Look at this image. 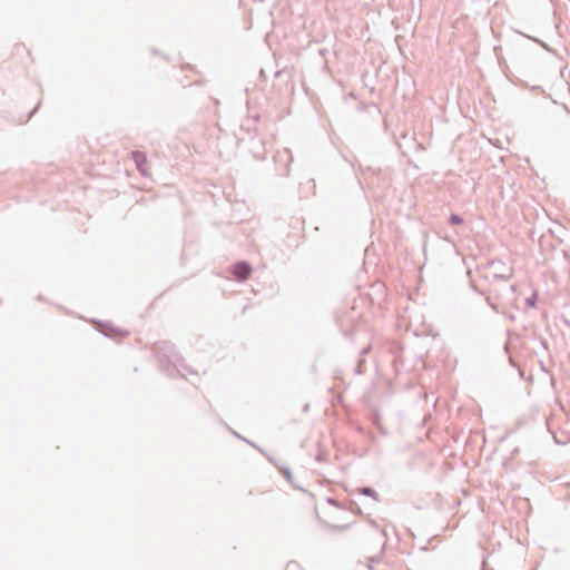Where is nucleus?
<instances>
[{
	"label": "nucleus",
	"instance_id": "24",
	"mask_svg": "<svg viewBox=\"0 0 570 570\" xmlns=\"http://www.w3.org/2000/svg\"><path fill=\"white\" fill-rule=\"evenodd\" d=\"M509 362H510L511 365L515 366V363H514V361H513V358L511 356L509 357Z\"/></svg>",
	"mask_w": 570,
	"mask_h": 570
},
{
	"label": "nucleus",
	"instance_id": "10",
	"mask_svg": "<svg viewBox=\"0 0 570 570\" xmlns=\"http://www.w3.org/2000/svg\"><path fill=\"white\" fill-rule=\"evenodd\" d=\"M538 302V291H533L532 295L525 299V304L530 308H534Z\"/></svg>",
	"mask_w": 570,
	"mask_h": 570
},
{
	"label": "nucleus",
	"instance_id": "28",
	"mask_svg": "<svg viewBox=\"0 0 570 570\" xmlns=\"http://www.w3.org/2000/svg\"><path fill=\"white\" fill-rule=\"evenodd\" d=\"M504 350H505V352H509V346H508V344H505V345H504Z\"/></svg>",
	"mask_w": 570,
	"mask_h": 570
},
{
	"label": "nucleus",
	"instance_id": "25",
	"mask_svg": "<svg viewBox=\"0 0 570 570\" xmlns=\"http://www.w3.org/2000/svg\"><path fill=\"white\" fill-rule=\"evenodd\" d=\"M247 130H248V131H249V130H256V128H255V127H252V126L248 124V126H247Z\"/></svg>",
	"mask_w": 570,
	"mask_h": 570
},
{
	"label": "nucleus",
	"instance_id": "8",
	"mask_svg": "<svg viewBox=\"0 0 570 570\" xmlns=\"http://www.w3.org/2000/svg\"><path fill=\"white\" fill-rule=\"evenodd\" d=\"M325 527L330 531H345L352 527V523H346L342 525L326 523Z\"/></svg>",
	"mask_w": 570,
	"mask_h": 570
},
{
	"label": "nucleus",
	"instance_id": "21",
	"mask_svg": "<svg viewBox=\"0 0 570 570\" xmlns=\"http://www.w3.org/2000/svg\"><path fill=\"white\" fill-rule=\"evenodd\" d=\"M259 118H261V115H258V114H256L255 116H253V120H254V121H258V120H259Z\"/></svg>",
	"mask_w": 570,
	"mask_h": 570
},
{
	"label": "nucleus",
	"instance_id": "22",
	"mask_svg": "<svg viewBox=\"0 0 570 570\" xmlns=\"http://www.w3.org/2000/svg\"><path fill=\"white\" fill-rule=\"evenodd\" d=\"M37 109H38V105L32 109V111L30 112L29 117L33 116L35 112L37 111Z\"/></svg>",
	"mask_w": 570,
	"mask_h": 570
},
{
	"label": "nucleus",
	"instance_id": "1",
	"mask_svg": "<svg viewBox=\"0 0 570 570\" xmlns=\"http://www.w3.org/2000/svg\"><path fill=\"white\" fill-rule=\"evenodd\" d=\"M154 354L156 358L159 361L160 364L164 365V367H169L173 365L175 368H177V355L175 352V346L170 342H158L154 345Z\"/></svg>",
	"mask_w": 570,
	"mask_h": 570
},
{
	"label": "nucleus",
	"instance_id": "18",
	"mask_svg": "<svg viewBox=\"0 0 570 570\" xmlns=\"http://www.w3.org/2000/svg\"><path fill=\"white\" fill-rule=\"evenodd\" d=\"M248 443H249L252 446H254L255 449H257V450H258V452H261L262 454L266 455V453H265V452H264L259 446H257V445H255L254 443H250V442H248Z\"/></svg>",
	"mask_w": 570,
	"mask_h": 570
},
{
	"label": "nucleus",
	"instance_id": "14",
	"mask_svg": "<svg viewBox=\"0 0 570 570\" xmlns=\"http://www.w3.org/2000/svg\"><path fill=\"white\" fill-rule=\"evenodd\" d=\"M350 510L356 514H362V510L361 508L358 507V504L354 501L351 502V507H350Z\"/></svg>",
	"mask_w": 570,
	"mask_h": 570
},
{
	"label": "nucleus",
	"instance_id": "3",
	"mask_svg": "<svg viewBox=\"0 0 570 570\" xmlns=\"http://www.w3.org/2000/svg\"><path fill=\"white\" fill-rule=\"evenodd\" d=\"M488 265L493 269L494 278L507 281L512 276V269H508L505 263L501 259L491 261Z\"/></svg>",
	"mask_w": 570,
	"mask_h": 570
},
{
	"label": "nucleus",
	"instance_id": "26",
	"mask_svg": "<svg viewBox=\"0 0 570 570\" xmlns=\"http://www.w3.org/2000/svg\"><path fill=\"white\" fill-rule=\"evenodd\" d=\"M183 367H184L186 371H188V373H189V374H194V373H195L194 371L189 370V368H188V367H186V366H183Z\"/></svg>",
	"mask_w": 570,
	"mask_h": 570
},
{
	"label": "nucleus",
	"instance_id": "27",
	"mask_svg": "<svg viewBox=\"0 0 570 570\" xmlns=\"http://www.w3.org/2000/svg\"><path fill=\"white\" fill-rule=\"evenodd\" d=\"M510 291H511V292H515V286H514V285H511V286H510Z\"/></svg>",
	"mask_w": 570,
	"mask_h": 570
},
{
	"label": "nucleus",
	"instance_id": "12",
	"mask_svg": "<svg viewBox=\"0 0 570 570\" xmlns=\"http://www.w3.org/2000/svg\"><path fill=\"white\" fill-rule=\"evenodd\" d=\"M316 461L320 462V463H325L328 461V453L323 450V449H318V452L316 454Z\"/></svg>",
	"mask_w": 570,
	"mask_h": 570
},
{
	"label": "nucleus",
	"instance_id": "4",
	"mask_svg": "<svg viewBox=\"0 0 570 570\" xmlns=\"http://www.w3.org/2000/svg\"><path fill=\"white\" fill-rule=\"evenodd\" d=\"M131 159L134 160L138 171L142 176H147V155L140 150L131 151Z\"/></svg>",
	"mask_w": 570,
	"mask_h": 570
},
{
	"label": "nucleus",
	"instance_id": "11",
	"mask_svg": "<svg viewBox=\"0 0 570 570\" xmlns=\"http://www.w3.org/2000/svg\"><path fill=\"white\" fill-rule=\"evenodd\" d=\"M448 223L450 225H462L464 224V219L458 214H451L448 219Z\"/></svg>",
	"mask_w": 570,
	"mask_h": 570
},
{
	"label": "nucleus",
	"instance_id": "13",
	"mask_svg": "<svg viewBox=\"0 0 570 570\" xmlns=\"http://www.w3.org/2000/svg\"><path fill=\"white\" fill-rule=\"evenodd\" d=\"M539 343H540L541 347L548 353V355H550V346H549L548 341L546 338H540Z\"/></svg>",
	"mask_w": 570,
	"mask_h": 570
},
{
	"label": "nucleus",
	"instance_id": "16",
	"mask_svg": "<svg viewBox=\"0 0 570 570\" xmlns=\"http://www.w3.org/2000/svg\"><path fill=\"white\" fill-rule=\"evenodd\" d=\"M564 500H566L567 502H570V483L568 484V492H567V494L564 495Z\"/></svg>",
	"mask_w": 570,
	"mask_h": 570
},
{
	"label": "nucleus",
	"instance_id": "5",
	"mask_svg": "<svg viewBox=\"0 0 570 570\" xmlns=\"http://www.w3.org/2000/svg\"><path fill=\"white\" fill-rule=\"evenodd\" d=\"M268 461L271 463H273L275 466H277L281 471V473L283 474V476L295 488V489H298L301 491H305L303 488H301L299 485H296L293 481V473L292 471L289 470V468L287 466H278V464L276 463V461L272 458V456H267Z\"/></svg>",
	"mask_w": 570,
	"mask_h": 570
},
{
	"label": "nucleus",
	"instance_id": "9",
	"mask_svg": "<svg viewBox=\"0 0 570 570\" xmlns=\"http://www.w3.org/2000/svg\"><path fill=\"white\" fill-rule=\"evenodd\" d=\"M370 351H371V345H366V346H364V347L361 350V352H360V360H358V365H357L356 373H358V374L363 373V371H362V364H363V362H364V361H363L362 356H363V355H365V354H367Z\"/></svg>",
	"mask_w": 570,
	"mask_h": 570
},
{
	"label": "nucleus",
	"instance_id": "6",
	"mask_svg": "<svg viewBox=\"0 0 570 570\" xmlns=\"http://www.w3.org/2000/svg\"><path fill=\"white\" fill-rule=\"evenodd\" d=\"M102 330H101V333L105 334L106 336H109V337H112L115 336L116 334H119L121 336H126L128 335V332L127 331H122L120 328H117L115 327L112 324L110 323H105L102 325Z\"/></svg>",
	"mask_w": 570,
	"mask_h": 570
},
{
	"label": "nucleus",
	"instance_id": "2",
	"mask_svg": "<svg viewBox=\"0 0 570 570\" xmlns=\"http://www.w3.org/2000/svg\"><path fill=\"white\" fill-rule=\"evenodd\" d=\"M252 265L246 261H238L230 267V273L239 282L247 281L252 274Z\"/></svg>",
	"mask_w": 570,
	"mask_h": 570
},
{
	"label": "nucleus",
	"instance_id": "15",
	"mask_svg": "<svg viewBox=\"0 0 570 570\" xmlns=\"http://www.w3.org/2000/svg\"><path fill=\"white\" fill-rule=\"evenodd\" d=\"M327 502L331 504V505H334L336 508H341V504L338 503L337 500L333 499V498H328L327 499Z\"/></svg>",
	"mask_w": 570,
	"mask_h": 570
},
{
	"label": "nucleus",
	"instance_id": "20",
	"mask_svg": "<svg viewBox=\"0 0 570 570\" xmlns=\"http://www.w3.org/2000/svg\"><path fill=\"white\" fill-rule=\"evenodd\" d=\"M539 363H540V367H541V370H542L543 372H548V370H547V368H546V366H544V363H543L542 361H539Z\"/></svg>",
	"mask_w": 570,
	"mask_h": 570
},
{
	"label": "nucleus",
	"instance_id": "7",
	"mask_svg": "<svg viewBox=\"0 0 570 570\" xmlns=\"http://www.w3.org/2000/svg\"><path fill=\"white\" fill-rule=\"evenodd\" d=\"M357 492L361 494V495H365V497H370L372 498L374 501H380V495L379 493L371 487H362V488H358L357 489Z\"/></svg>",
	"mask_w": 570,
	"mask_h": 570
},
{
	"label": "nucleus",
	"instance_id": "19",
	"mask_svg": "<svg viewBox=\"0 0 570 570\" xmlns=\"http://www.w3.org/2000/svg\"><path fill=\"white\" fill-rule=\"evenodd\" d=\"M490 305L495 313H500L499 306L497 304L491 303Z\"/></svg>",
	"mask_w": 570,
	"mask_h": 570
},
{
	"label": "nucleus",
	"instance_id": "17",
	"mask_svg": "<svg viewBox=\"0 0 570 570\" xmlns=\"http://www.w3.org/2000/svg\"><path fill=\"white\" fill-rule=\"evenodd\" d=\"M481 569H482V570H493V569H489L488 563H487V561H485V560H483V561H482Z\"/></svg>",
	"mask_w": 570,
	"mask_h": 570
},
{
	"label": "nucleus",
	"instance_id": "23",
	"mask_svg": "<svg viewBox=\"0 0 570 570\" xmlns=\"http://www.w3.org/2000/svg\"><path fill=\"white\" fill-rule=\"evenodd\" d=\"M562 107H563L564 111H566L568 115H570V109H569L566 105H563Z\"/></svg>",
	"mask_w": 570,
	"mask_h": 570
}]
</instances>
